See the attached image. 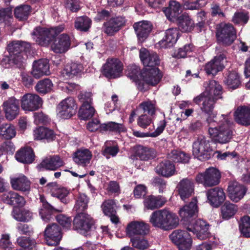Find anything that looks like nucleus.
<instances>
[{"label":"nucleus","mask_w":250,"mask_h":250,"mask_svg":"<svg viewBox=\"0 0 250 250\" xmlns=\"http://www.w3.org/2000/svg\"><path fill=\"white\" fill-rule=\"evenodd\" d=\"M193 101L197 104L203 102L201 109L209 116L207 121L209 125L208 132L212 142L214 144H227L230 142L233 135L232 122L228 115L222 114V119L218 122L213 119L216 116L212 114L216 100L202 93L195 97Z\"/></svg>","instance_id":"1"},{"label":"nucleus","mask_w":250,"mask_h":250,"mask_svg":"<svg viewBox=\"0 0 250 250\" xmlns=\"http://www.w3.org/2000/svg\"><path fill=\"white\" fill-rule=\"evenodd\" d=\"M129 76L135 83L137 88L142 91L146 90V84L155 85L162 78V74L157 67L144 68L140 72L136 66H134V70L129 73Z\"/></svg>","instance_id":"2"},{"label":"nucleus","mask_w":250,"mask_h":250,"mask_svg":"<svg viewBox=\"0 0 250 250\" xmlns=\"http://www.w3.org/2000/svg\"><path fill=\"white\" fill-rule=\"evenodd\" d=\"M149 220L153 226L164 230L174 229L179 224V218L176 215L166 209L152 212Z\"/></svg>","instance_id":"3"},{"label":"nucleus","mask_w":250,"mask_h":250,"mask_svg":"<svg viewBox=\"0 0 250 250\" xmlns=\"http://www.w3.org/2000/svg\"><path fill=\"white\" fill-rule=\"evenodd\" d=\"M64 28V24L49 28L38 27L34 29L32 35L33 40L37 44L46 46L49 44L55 36L62 32Z\"/></svg>","instance_id":"4"},{"label":"nucleus","mask_w":250,"mask_h":250,"mask_svg":"<svg viewBox=\"0 0 250 250\" xmlns=\"http://www.w3.org/2000/svg\"><path fill=\"white\" fill-rule=\"evenodd\" d=\"M212 151L209 141L204 136L199 137L193 143V155L200 161H205L209 159L211 157Z\"/></svg>","instance_id":"5"},{"label":"nucleus","mask_w":250,"mask_h":250,"mask_svg":"<svg viewBox=\"0 0 250 250\" xmlns=\"http://www.w3.org/2000/svg\"><path fill=\"white\" fill-rule=\"evenodd\" d=\"M216 36L218 42L228 46L231 44L236 38V32L230 23H221L218 25Z\"/></svg>","instance_id":"6"},{"label":"nucleus","mask_w":250,"mask_h":250,"mask_svg":"<svg viewBox=\"0 0 250 250\" xmlns=\"http://www.w3.org/2000/svg\"><path fill=\"white\" fill-rule=\"evenodd\" d=\"M187 230L176 229L169 236L170 240L176 245L179 250H190L192 247V240Z\"/></svg>","instance_id":"7"},{"label":"nucleus","mask_w":250,"mask_h":250,"mask_svg":"<svg viewBox=\"0 0 250 250\" xmlns=\"http://www.w3.org/2000/svg\"><path fill=\"white\" fill-rule=\"evenodd\" d=\"M93 224V221L90 215L85 213H79L74 219L73 229L78 233L87 236L90 234Z\"/></svg>","instance_id":"8"},{"label":"nucleus","mask_w":250,"mask_h":250,"mask_svg":"<svg viewBox=\"0 0 250 250\" xmlns=\"http://www.w3.org/2000/svg\"><path fill=\"white\" fill-rule=\"evenodd\" d=\"M220 176L219 170L211 167L207 169L205 172L198 174L196 181L198 183L203 184L205 187H210L219 184Z\"/></svg>","instance_id":"9"},{"label":"nucleus","mask_w":250,"mask_h":250,"mask_svg":"<svg viewBox=\"0 0 250 250\" xmlns=\"http://www.w3.org/2000/svg\"><path fill=\"white\" fill-rule=\"evenodd\" d=\"M178 213L181 221L184 224L188 225L191 223L193 219L197 216L198 213L197 199L193 198L189 204L180 208Z\"/></svg>","instance_id":"10"},{"label":"nucleus","mask_w":250,"mask_h":250,"mask_svg":"<svg viewBox=\"0 0 250 250\" xmlns=\"http://www.w3.org/2000/svg\"><path fill=\"white\" fill-rule=\"evenodd\" d=\"M208 229V224L200 219L196 220L192 224L191 223L189 224L187 228L188 231L193 232L200 240L212 239L214 237L209 232Z\"/></svg>","instance_id":"11"},{"label":"nucleus","mask_w":250,"mask_h":250,"mask_svg":"<svg viewBox=\"0 0 250 250\" xmlns=\"http://www.w3.org/2000/svg\"><path fill=\"white\" fill-rule=\"evenodd\" d=\"M21 108L25 111H34L42 107V100L38 95L29 93L21 97Z\"/></svg>","instance_id":"12"},{"label":"nucleus","mask_w":250,"mask_h":250,"mask_svg":"<svg viewBox=\"0 0 250 250\" xmlns=\"http://www.w3.org/2000/svg\"><path fill=\"white\" fill-rule=\"evenodd\" d=\"M123 70V64L118 59H108L103 66V74L108 78L119 77Z\"/></svg>","instance_id":"13"},{"label":"nucleus","mask_w":250,"mask_h":250,"mask_svg":"<svg viewBox=\"0 0 250 250\" xmlns=\"http://www.w3.org/2000/svg\"><path fill=\"white\" fill-rule=\"evenodd\" d=\"M76 104L73 98L68 97L62 100L57 107V115L62 119H67L75 113Z\"/></svg>","instance_id":"14"},{"label":"nucleus","mask_w":250,"mask_h":250,"mask_svg":"<svg viewBox=\"0 0 250 250\" xmlns=\"http://www.w3.org/2000/svg\"><path fill=\"white\" fill-rule=\"evenodd\" d=\"M44 234L48 246H56L59 244L62 238L61 229L56 224L47 225Z\"/></svg>","instance_id":"15"},{"label":"nucleus","mask_w":250,"mask_h":250,"mask_svg":"<svg viewBox=\"0 0 250 250\" xmlns=\"http://www.w3.org/2000/svg\"><path fill=\"white\" fill-rule=\"evenodd\" d=\"M72 38L67 34L58 36L51 45V49L56 53H64L71 47Z\"/></svg>","instance_id":"16"},{"label":"nucleus","mask_w":250,"mask_h":250,"mask_svg":"<svg viewBox=\"0 0 250 250\" xmlns=\"http://www.w3.org/2000/svg\"><path fill=\"white\" fill-rule=\"evenodd\" d=\"M226 56L224 54H220L214 57L210 61L206 64L204 70L208 75L214 76L222 71L225 67L224 60Z\"/></svg>","instance_id":"17"},{"label":"nucleus","mask_w":250,"mask_h":250,"mask_svg":"<svg viewBox=\"0 0 250 250\" xmlns=\"http://www.w3.org/2000/svg\"><path fill=\"white\" fill-rule=\"evenodd\" d=\"M149 230V225L143 222L132 221L128 224L126 232L128 237L144 235Z\"/></svg>","instance_id":"18"},{"label":"nucleus","mask_w":250,"mask_h":250,"mask_svg":"<svg viewBox=\"0 0 250 250\" xmlns=\"http://www.w3.org/2000/svg\"><path fill=\"white\" fill-rule=\"evenodd\" d=\"M208 202L213 207H218L225 200V194L223 190L216 187L206 191Z\"/></svg>","instance_id":"19"},{"label":"nucleus","mask_w":250,"mask_h":250,"mask_svg":"<svg viewBox=\"0 0 250 250\" xmlns=\"http://www.w3.org/2000/svg\"><path fill=\"white\" fill-rule=\"evenodd\" d=\"M140 58L145 68L157 67L160 63L157 54L153 52H149L145 48L140 50Z\"/></svg>","instance_id":"20"},{"label":"nucleus","mask_w":250,"mask_h":250,"mask_svg":"<svg viewBox=\"0 0 250 250\" xmlns=\"http://www.w3.org/2000/svg\"><path fill=\"white\" fill-rule=\"evenodd\" d=\"M6 118L9 121L14 119L19 113V101L14 97H11L3 104Z\"/></svg>","instance_id":"21"},{"label":"nucleus","mask_w":250,"mask_h":250,"mask_svg":"<svg viewBox=\"0 0 250 250\" xmlns=\"http://www.w3.org/2000/svg\"><path fill=\"white\" fill-rule=\"evenodd\" d=\"M179 31L175 28L166 31L165 37L156 44L157 47L167 48L172 47L179 38Z\"/></svg>","instance_id":"22"},{"label":"nucleus","mask_w":250,"mask_h":250,"mask_svg":"<svg viewBox=\"0 0 250 250\" xmlns=\"http://www.w3.org/2000/svg\"><path fill=\"white\" fill-rule=\"evenodd\" d=\"M64 163L60 157L57 155L46 157L37 166V168L41 170L44 168L49 170H56L63 166Z\"/></svg>","instance_id":"23"},{"label":"nucleus","mask_w":250,"mask_h":250,"mask_svg":"<svg viewBox=\"0 0 250 250\" xmlns=\"http://www.w3.org/2000/svg\"><path fill=\"white\" fill-rule=\"evenodd\" d=\"M177 188L181 199L185 201L194 192L193 181L188 178L183 179L178 184Z\"/></svg>","instance_id":"24"},{"label":"nucleus","mask_w":250,"mask_h":250,"mask_svg":"<svg viewBox=\"0 0 250 250\" xmlns=\"http://www.w3.org/2000/svg\"><path fill=\"white\" fill-rule=\"evenodd\" d=\"M133 28L138 40L143 42L148 37L152 30V25L150 21H141L135 23Z\"/></svg>","instance_id":"25"},{"label":"nucleus","mask_w":250,"mask_h":250,"mask_svg":"<svg viewBox=\"0 0 250 250\" xmlns=\"http://www.w3.org/2000/svg\"><path fill=\"white\" fill-rule=\"evenodd\" d=\"M235 121L239 125L247 126L250 125V107L238 106L234 113Z\"/></svg>","instance_id":"26"},{"label":"nucleus","mask_w":250,"mask_h":250,"mask_svg":"<svg viewBox=\"0 0 250 250\" xmlns=\"http://www.w3.org/2000/svg\"><path fill=\"white\" fill-rule=\"evenodd\" d=\"M32 75L36 78L50 74L49 61L46 59L35 61L33 63Z\"/></svg>","instance_id":"27"},{"label":"nucleus","mask_w":250,"mask_h":250,"mask_svg":"<svg viewBox=\"0 0 250 250\" xmlns=\"http://www.w3.org/2000/svg\"><path fill=\"white\" fill-rule=\"evenodd\" d=\"M230 199L233 202H238L241 200L247 192V188L236 182L231 183L228 188Z\"/></svg>","instance_id":"28"},{"label":"nucleus","mask_w":250,"mask_h":250,"mask_svg":"<svg viewBox=\"0 0 250 250\" xmlns=\"http://www.w3.org/2000/svg\"><path fill=\"white\" fill-rule=\"evenodd\" d=\"M47 186L51 188L50 192L52 196L57 197L64 204L68 203L69 200L67 197L69 194V190L67 188L64 187L58 188L55 182L49 183Z\"/></svg>","instance_id":"29"},{"label":"nucleus","mask_w":250,"mask_h":250,"mask_svg":"<svg viewBox=\"0 0 250 250\" xmlns=\"http://www.w3.org/2000/svg\"><path fill=\"white\" fill-rule=\"evenodd\" d=\"M10 184L12 188L17 190L26 191L30 188V182L27 177L23 174H20L18 177L11 178Z\"/></svg>","instance_id":"30"},{"label":"nucleus","mask_w":250,"mask_h":250,"mask_svg":"<svg viewBox=\"0 0 250 250\" xmlns=\"http://www.w3.org/2000/svg\"><path fill=\"white\" fill-rule=\"evenodd\" d=\"M202 94L216 101L222 98V87L216 81L210 80L209 81L205 91Z\"/></svg>","instance_id":"31"},{"label":"nucleus","mask_w":250,"mask_h":250,"mask_svg":"<svg viewBox=\"0 0 250 250\" xmlns=\"http://www.w3.org/2000/svg\"><path fill=\"white\" fill-rule=\"evenodd\" d=\"M2 200L4 203L10 205L22 207L25 204L24 198L14 191H9L3 194Z\"/></svg>","instance_id":"32"},{"label":"nucleus","mask_w":250,"mask_h":250,"mask_svg":"<svg viewBox=\"0 0 250 250\" xmlns=\"http://www.w3.org/2000/svg\"><path fill=\"white\" fill-rule=\"evenodd\" d=\"M125 23V20L122 17L112 18L104 23V32L109 35H113L118 32Z\"/></svg>","instance_id":"33"},{"label":"nucleus","mask_w":250,"mask_h":250,"mask_svg":"<svg viewBox=\"0 0 250 250\" xmlns=\"http://www.w3.org/2000/svg\"><path fill=\"white\" fill-rule=\"evenodd\" d=\"M31 44L29 42L21 41H14L10 42L7 46V50L8 55H13L17 53H23L27 51L30 48Z\"/></svg>","instance_id":"34"},{"label":"nucleus","mask_w":250,"mask_h":250,"mask_svg":"<svg viewBox=\"0 0 250 250\" xmlns=\"http://www.w3.org/2000/svg\"><path fill=\"white\" fill-rule=\"evenodd\" d=\"M167 199L164 197L158 195L157 196L150 195L144 201L145 208L148 209L153 210L160 208L165 205Z\"/></svg>","instance_id":"35"},{"label":"nucleus","mask_w":250,"mask_h":250,"mask_svg":"<svg viewBox=\"0 0 250 250\" xmlns=\"http://www.w3.org/2000/svg\"><path fill=\"white\" fill-rule=\"evenodd\" d=\"M156 171L159 174L169 177L175 174V168L170 160H165L158 165L156 167Z\"/></svg>","instance_id":"36"},{"label":"nucleus","mask_w":250,"mask_h":250,"mask_svg":"<svg viewBox=\"0 0 250 250\" xmlns=\"http://www.w3.org/2000/svg\"><path fill=\"white\" fill-rule=\"evenodd\" d=\"M92 157L91 152L88 149H80L74 153L73 159L77 164L83 167L89 163Z\"/></svg>","instance_id":"37"},{"label":"nucleus","mask_w":250,"mask_h":250,"mask_svg":"<svg viewBox=\"0 0 250 250\" xmlns=\"http://www.w3.org/2000/svg\"><path fill=\"white\" fill-rule=\"evenodd\" d=\"M33 135L35 140H45L47 142L53 141L56 137L53 130L44 127H39L35 129Z\"/></svg>","instance_id":"38"},{"label":"nucleus","mask_w":250,"mask_h":250,"mask_svg":"<svg viewBox=\"0 0 250 250\" xmlns=\"http://www.w3.org/2000/svg\"><path fill=\"white\" fill-rule=\"evenodd\" d=\"M12 215L17 221L27 222L33 219V214L29 209L14 208L12 212Z\"/></svg>","instance_id":"39"},{"label":"nucleus","mask_w":250,"mask_h":250,"mask_svg":"<svg viewBox=\"0 0 250 250\" xmlns=\"http://www.w3.org/2000/svg\"><path fill=\"white\" fill-rule=\"evenodd\" d=\"M23 53H17L10 55H6L3 59L9 64H13L19 69H23L25 66V58Z\"/></svg>","instance_id":"40"},{"label":"nucleus","mask_w":250,"mask_h":250,"mask_svg":"<svg viewBox=\"0 0 250 250\" xmlns=\"http://www.w3.org/2000/svg\"><path fill=\"white\" fill-rule=\"evenodd\" d=\"M16 159L24 164H31L34 160V154L31 147L21 148L15 154Z\"/></svg>","instance_id":"41"},{"label":"nucleus","mask_w":250,"mask_h":250,"mask_svg":"<svg viewBox=\"0 0 250 250\" xmlns=\"http://www.w3.org/2000/svg\"><path fill=\"white\" fill-rule=\"evenodd\" d=\"M83 69L81 63L72 62L66 64L61 72V75L65 79L73 77L82 72Z\"/></svg>","instance_id":"42"},{"label":"nucleus","mask_w":250,"mask_h":250,"mask_svg":"<svg viewBox=\"0 0 250 250\" xmlns=\"http://www.w3.org/2000/svg\"><path fill=\"white\" fill-rule=\"evenodd\" d=\"M178 28L183 32H190L194 28V22L186 14H182L177 19Z\"/></svg>","instance_id":"43"},{"label":"nucleus","mask_w":250,"mask_h":250,"mask_svg":"<svg viewBox=\"0 0 250 250\" xmlns=\"http://www.w3.org/2000/svg\"><path fill=\"white\" fill-rule=\"evenodd\" d=\"M181 11V6L180 3L175 1H172L170 2L169 6L164 10V12L167 19L174 21L177 19Z\"/></svg>","instance_id":"44"},{"label":"nucleus","mask_w":250,"mask_h":250,"mask_svg":"<svg viewBox=\"0 0 250 250\" xmlns=\"http://www.w3.org/2000/svg\"><path fill=\"white\" fill-rule=\"evenodd\" d=\"M135 155L137 158L143 161H147L155 156L153 149L142 146H138L136 147Z\"/></svg>","instance_id":"45"},{"label":"nucleus","mask_w":250,"mask_h":250,"mask_svg":"<svg viewBox=\"0 0 250 250\" xmlns=\"http://www.w3.org/2000/svg\"><path fill=\"white\" fill-rule=\"evenodd\" d=\"M53 207L47 202H42V207L39 210V214L44 222H48L53 218V213L57 211Z\"/></svg>","instance_id":"46"},{"label":"nucleus","mask_w":250,"mask_h":250,"mask_svg":"<svg viewBox=\"0 0 250 250\" xmlns=\"http://www.w3.org/2000/svg\"><path fill=\"white\" fill-rule=\"evenodd\" d=\"M137 122L138 125L143 129H146L149 127L148 130L150 131L154 129L153 116L152 115L142 114L137 118Z\"/></svg>","instance_id":"47"},{"label":"nucleus","mask_w":250,"mask_h":250,"mask_svg":"<svg viewBox=\"0 0 250 250\" xmlns=\"http://www.w3.org/2000/svg\"><path fill=\"white\" fill-rule=\"evenodd\" d=\"M91 20L86 16L77 17L75 21V28L82 32H87L91 27Z\"/></svg>","instance_id":"48"},{"label":"nucleus","mask_w":250,"mask_h":250,"mask_svg":"<svg viewBox=\"0 0 250 250\" xmlns=\"http://www.w3.org/2000/svg\"><path fill=\"white\" fill-rule=\"evenodd\" d=\"M13 18L12 8L10 7L0 9V24L5 26L11 25Z\"/></svg>","instance_id":"49"},{"label":"nucleus","mask_w":250,"mask_h":250,"mask_svg":"<svg viewBox=\"0 0 250 250\" xmlns=\"http://www.w3.org/2000/svg\"><path fill=\"white\" fill-rule=\"evenodd\" d=\"M224 82L232 90L237 88L241 84L239 76L236 72H229Z\"/></svg>","instance_id":"50"},{"label":"nucleus","mask_w":250,"mask_h":250,"mask_svg":"<svg viewBox=\"0 0 250 250\" xmlns=\"http://www.w3.org/2000/svg\"><path fill=\"white\" fill-rule=\"evenodd\" d=\"M238 210L237 206L229 202H226L221 207V213L223 218L229 219L232 217Z\"/></svg>","instance_id":"51"},{"label":"nucleus","mask_w":250,"mask_h":250,"mask_svg":"<svg viewBox=\"0 0 250 250\" xmlns=\"http://www.w3.org/2000/svg\"><path fill=\"white\" fill-rule=\"evenodd\" d=\"M16 134L14 125L9 124H4L0 125V136L5 139H11Z\"/></svg>","instance_id":"52"},{"label":"nucleus","mask_w":250,"mask_h":250,"mask_svg":"<svg viewBox=\"0 0 250 250\" xmlns=\"http://www.w3.org/2000/svg\"><path fill=\"white\" fill-rule=\"evenodd\" d=\"M89 198L85 194H80L74 207V210L78 214L83 213V211L87 209Z\"/></svg>","instance_id":"53"},{"label":"nucleus","mask_w":250,"mask_h":250,"mask_svg":"<svg viewBox=\"0 0 250 250\" xmlns=\"http://www.w3.org/2000/svg\"><path fill=\"white\" fill-rule=\"evenodd\" d=\"M194 49L193 44H186L183 47L180 48L175 51L172 54V57L177 59L190 57L192 56L191 53L194 51Z\"/></svg>","instance_id":"54"},{"label":"nucleus","mask_w":250,"mask_h":250,"mask_svg":"<svg viewBox=\"0 0 250 250\" xmlns=\"http://www.w3.org/2000/svg\"><path fill=\"white\" fill-rule=\"evenodd\" d=\"M31 13V7L28 5H21L14 10L15 17L20 21L26 20Z\"/></svg>","instance_id":"55"},{"label":"nucleus","mask_w":250,"mask_h":250,"mask_svg":"<svg viewBox=\"0 0 250 250\" xmlns=\"http://www.w3.org/2000/svg\"><path fill=\"white\" fill-rule=\"evenodd\" d=\"M53 85L51 81L46 78L38 82L35 86V89L38 93L45 94L52 90Z\"/></svg>","instance_id":"56"},{"label":"nucleus","mask_w":250,"mask_h":250,"mask_svg":"<svg viewBox=\"0 0 250 250\" xmlns=\"http://www.w3.org/2000/svg\"><path fill=\"white\" fill-rule=\"evenodd\" d=\"M170 160L175 163H187L189 161V157L185 152L174 150L168 155Z\"/></svg>","instance_id":"57"},{"label":"nucleus","mask_w":250,"mask_h":250,"mask_svg":"<svg viewBox=\"0 0 250 250\" xmlns=\"http://www.w3.org/2000/svg\"><path fill=\"white\" fill-rule=\"evenodd\" d=\"M138 110L143 112V114L153 116L156 112L155 102L150 101H144L140 104Z\"/></svg>","instance_id":"58"},{"label":"nucleus","mask_w":250,"mask_h":250,"mask_svg":"<svg viewBox=\"0 0 250 250\" xmlns=\"http://www.w3.org/2000/svg\"><path fill=\"white\" fill-rule=\"evenodd\" d=\"M95 112V110L92 105H82L79 111V118L83 120L92 118Z\"/></svg>","instance_id":"59"},{"label":"nucleus","mask_w":250,"mask_h":250,"mask_svg":"<svg viewBox=\"0 0 250 250\" xmlns=\"http://www.w3.org/2000/svg\"><path fill=\"white\" fill-rule=\"evenodd\" d=\"M250 19L249 14L246 11H237L234 14L231 21L236 24L244 25Z\"/></svg>","instance_id":"60"},{"label":"nucleus","mask_w":250,"mask_h":250,"mask_svg":"<svg viewBox=\"0 0 250 250\" xmlns=\"http://www.w3.org/2000/svg\"><path fill=\"white\" fill-rule=\"evenodd\" d=\"M129 237L130 238L132 246L135 248L140 250H144L149 247L148 241L143 237L137 236Z\"/></svg>","instance_id":"61"},{"label":"nucleus","mask_w":250,"mask_h":250,"mask_svg":"<svg viewBox=\"0 0 250 250\" xmlns=\"http://www.w3.org/2000/svg\"><path fill=\"white\" fill-rule=\"evenodd\" d=\"M103 131H110L117 132H125L126 130L125 126L122 124H118L113 122L102 124Z\"/></svg>","instance_id":"62"},{"label":"nucleus","mask_w":250,"mask_h":250,"mask_svg":"<svg viewBox=\"0 0 250 250\" xmlns=\"http://www.w3.org/2000/svg\"><path fill=\"white\" fill-rule=\"evenodd\" d=\"M119 152V148L117 145H104L102 148V154L107 159L115 157Z\"/></svg>","instance_id":"63"},{"label":"nucleus","mask_w":250,"mask_h":250,"mask_svg":"<svg viewBox=\"0 0 250 250\" xmlns=\"http://www.w3.org/2000/svg\"><path fill=\"white\" fill-rule=\"evenodd\" d=\"M239 229L242 234L246 237H250V217L245 216L241 218Z\"/></svg>","instance_id":"64"}]
</instances>
